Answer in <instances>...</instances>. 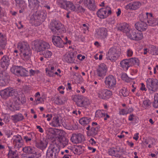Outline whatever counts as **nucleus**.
<instances>
[{"instance_id": "f257e3e1", "label": "nucleus", "mask_w": 158, "mask_h": 158, "mask_svg": "<svg viewBox=\"0 0 158 158\" xmlns=\"http://www.w3.org/2000/svg\"><path fill=\"white\" fill-rule=\"evenodd\" d=\"M17 48L20 52V55L21 59L25 61L30 60L32 53L29 45L27 42L19 43Z\"/></svg>"}, {"instance_id": "f03ea898", "label": "nucleus", "mask_w": 158, "mask_h": 158, "mask_svg": "<svg viewBox=\"0 0 158 158\" xmlns=\"http://www.w3.org/2000/svg\"><path fill=\"white\" fill-rule=\"evenodd\" d=\"M147 88L150 93H153L158 90V80L155 78H148L146 80Z\"/></svg>"}, {"instance_id": "7ed1b4c3", "label": "nucleus", "mask_w": 158, "mask_h": 158, "mask_svg": "<svg viewBox=\"0 0 158 158\" xmlns=\"http://www.w3.org/2000/svg\"><path fill=\"white\" fill-rule=\"evenodd\" d=\"M32 44L34 46V48L37 52L43 51L46 49H48L50 47L49 44L45 41L35 40L32 42Z\"/></svg>"}, {"instance_id": "20e7f679", "label": "nucleus", "mask_w": 158, "mask_h": 158, "mask_svg": "<svg viewBox=\"0 0 158 158\" xmlns=\"http://www.w3.org/2000/svg\"><path fill=\"white\" fill-rule=\"evenodd\" d=\"M59 149L56 145H51L48 148L46 158H57Z\"/></svg>"}, {"instance_id": "39448f33", "label": "nucleus", "mask_w": 158, "mask_h": 158, "mask_svg": "<svg viewBox=\"0 0 158 158\" xmlns=\"http://www.w3.org/2000/svg\"><path fill=\"white\" fill-rule=\"evenodd\" d=\"M10 70L12 73L18 76L23 77L28 76V71L22 67L14 66L11 68Z\"/></svg>"}, {"instance_id": "423d86ee", "label": "nucleus", "mask_w": 158, "mask_h": 158, "mask_svg": "<svg viewBox=\"0 0 158 158\" xmlns=\"http://www.w3.org/2000/svg\"><path fill=\"white\" fill-rule=\"evenodd\" d=\"M77 53L76 51L69 52L64 55L63 56V60L68 63H73L75 62Z\"/></svg>"}, {"instance_id": "0eeeda50", "label": "nucleus", "mask_w": 158, "mask_h": 158, "mask_svg": "<svg viewBox=\"0 0 158 158\" xmlns=\"http://www.w3.org/2000/svg\"><path fill=\"white\" fill-rule=\"evenodd\" d=\"M119 51L115 47L111 48L106 54V58L112 61H115L117 60L119 55Z\"/></svg>"}, {"instance_id": "6e6552de", "label": "nucleus", "mask_w": 158, "mask_h": 158, "mask_svg": "<svg viewBox=\"0 0 158 158\" xmlns=\"http://www.w3.org/2000/svg\"><path fill=\"white\" fill-rule=\"evenodd\" d=\"M111 13L110 8L108 6L98 10L97 12V16L100 19H104L107 17Z\"/></svg>"}, {"instance_id": "1a4fd4ad", "label": "nucleus", "mask_w": 158, "mask_h": 158, "mask_svg": "<svg viewBox=\"0 0 158 158\" xmlns=\"http://www.w3.org/2000/svg\"><path fill=\"white\" fill-rule=\"evenodd\" d=\"M12 142L15 148L18 149L22 147L23 144L22 137L19 135L13 136Z\"/></svg>"}, {"instance_id": "9d476101", "label": "nucleus", "mask_w": 158, "mask_h": 158, "mask_svg": "<svg viewBox=\"0 0 158 158\" xmlns=\"http://www.w3.org/2000/svg\"><path fill=\"white\" fill-rule=\"evenodd\" d=\"M116 83V78L111 75H110L105 78V83L110 88L114 87Z\"/></svg>"}, {"instance_id": "9b49d317", "label": "nucleus", "mask_w": 158, "mask_h": 158, "mask_svg": "<svg viewBox=\"0 0 158 158\" xmlns=\"http://www.w3.org/2000/svg\"><path fill=\"white\" fill-rule=\"evenodd\" d=\"M62 27V24L56 21H53L50 23V28L52 33L54 34H58L59 31Z\"/></svg>"}, {"instance_id": "f8f14e48", "label": "nucleus", "mask_w": 158, "mask_h": 158, "mask_svg": "<svg viewBox=\"0 0 158 158\" xmlns=\"http://www.w3.org/2000/svg\"><path fill=\"white\" fill-rule=\"evenodd\" d=\"M112 95V92L107 89L100 90L98 94V97L100 99H106L109 98Z\"/></svg>"}, {"instance_id": "ddd939ff", "label": "nucleus", "mask_w": 158, "mask_h": 158, "mask_svg": "<svg viewBox=\"0 0 158 158\" xmlns=\"http://www.w3.org/2000/svg\"><path fill=\"white\" fill-rule=\"evenodd\" d=\"M52 40L53 44L56 46L60 48H62L64 47V42L60 36H53Z\"/></svg>"}, {"instance_id": "4468645a", "label": "nucleus", "mask_w": 158, "mask_h": 158, "mask_svg": "<svg viewBox=\"0 0 158 158\" xmlns=\"http://www.w3.org/2000/svg\"><path fill=\"white\" fill-rule=\"evenodd\" d=\"M92 127L90 131H87V134L88 136L95 135L98 132L99 126H98L97 123L93 122L92 123Z\"/></svg>"}, {"instance_id": "2eb2a0df", "label": "nucleus", "mask_w": 158, "mask_h": 158, "mask_svg": "<svg viewBox=\"0 0 158 158\" xmlns=\"http://www.w3.org/2000/svg\"><path fill=\"white\" fill-rule=\"evenodd\" d=\"M107 70L106 65L104 63H102L98 68L97 74L99 77H103L106 75Z\"/></svg>"}, {"instance_id": "dca6fc26", "label": "nucleus", "mask_w": 158, "mask_h": 158, "mask_svg": "<svg viewBox=\"0 0 158 158\" xmlns=\"http://www.w3.org/2000/svg\"><path fill=\"white\" fill-rule=\"evenodd\" d=\"M141 5V3L139 1H134L127 4L125 8L132 10H135L139 9Z\"/></svg>"}, {"instance_id": "f3484780", "label": "nucleus", "mask_w": 158, "mask_h": 158, "mask_svg": "<svg viewBox=\"0 0 158 158\" xmlns=\"http://www.w3.org/2000/svg\"><path fill=\"white\" fill-rule=\"evenodd\" d=\"M135 28L139 31H144L148 27V25L146 23L142 21H139L135 24Z\"/></svg>"}, {"instance_id": "a211bd4d", "label": "nucleus", "mask_w": 158, "mask_h": 158, "mask_svg": "<svg viewBox=\"0 0 158 158\" xmlns=\"http://www.w3.org/2000/svg\"><path fill=\"white\" fill-rule=\"evenodd\" d=\"M9 76L6 72L0 73V86H5L8 82Z\"/></svg>"}, {"instance_id": "6ab92c4d", "label": "nucleus", "mask_w": 158, "mask_h": 158, "mask_svg": "<svg viewBox=\"0 0 158 158\" xmlns=\"http://www.w3.org/2000/svg\"><path fill=\"white\" fill-rule=\"evenodd\" d=\"M97 33L99 38L104 39L108 36V30L104 27L100 28L98 30Z\"/></svg>"}, {"instance_id": "aec40b11", "label": "nucleus", "mask_w": 158, "mask_h": 158, "mask_svg": "<svg viewBox=\"0 0 158 158\" xmlns=\"http://www.w3.org/2000/svg\"><path fill=\"white\" fill-rule=\"evenodd\" d=\"M131 28L130 25L128 23H124L121 24L118 27V30L127 34Z\"/></svg>"}, {"instance_id": "412c9836", "label": "nucleus", "mask_w": 158, "mask_h": 158, "mask_svg": "<svg viewBox=\"0 0 158 158\" xmlns=\"http://www.w3.org/2000/svg\"><path fill=\"white\" fill-rule=\"evenodd\" d=\"M71 140L75 143H81L84 140V136L81 134L75 135L71 137Z\"/></svg>"}, {"instance_id": "4be33fe9", "label": "nucleus", "mask_w": 158, "mask_h": 158, "mask_svg": "<svg viewBox=\"0 0 158 158\" xmlns=\"http://www.w3.org/2000/svg\"><path fill=\"white\" fill-rule=\"evenodd\" d=\"M29 8L32 9H37L39 6L40 2L38 0H28Z\"/></svg>"}, {"instance_id": "5701e85b", "label": "nucleus", "mask_w": 158, "mask_h": 158, "mask_svg": "<svg viewBox=\"0 0 158 158\" xmlns=\"http://www.w3.org/2000/svg\"><path fill=\"white\" fill-rule=\"evenodd\" d=\"M95 116L96 118H100L103 117L104 120H106L110 117L103 110H98L95 112Z\"/></svg>"}, {"instance_id": "b1692460", "label": "nucleus", "mask_w": 158, "mask_h": 158, "mask_svg": "<svg viewBox=\"0 0 158 158\" xmlns=\"http://www.w3.org/2000/svg\"><path fill=\"white\" fill-rule=\"evenodd\" d=\"M50 125L53 127H57L60 126V118L58 115H55L53 118Z\"/></svg>"}, {"instance_id": "393cba45", "label": "nucleus", "mask_w": 158, "mask_h": 158, "mask_svg": "<svg viewBox=\"0 0 158 158\" xmlns=\"http://www.w3.org/2000/svg\"><path fill=\"white\" fill-rule=\"evenodd\" d=\"M157 19L154 18L152 16V15L150 13L148 16V19L147 20V23L148 25L152 26H154L156 25L157 23Z\"/></svg>"}, {"instance_id": "a878e982", "label": "nucleus", "mask_w": 158, "mask_h": 158, "mask_svg": "<svg viewBox=\"0 0 158 158\" xmlns=\"http://www.w3.org/2000/svg\"><path fill=\"white\" fill-rule=\"evenodd\" d=\"M120 66L124 70H127L131 66L129 59H125L122 60L120 63Z\"/></svg>"}, {"instance_id": "bb28decb", "label": "nucleus", "mask_w": 158, "mask_h": 158, "mask_svg": "<svg viewBox=\"0 0 158 158\" xmlns=\"http://www.w3.org/2000/svg\"><path fill=\"white\" fill-rule=\"evenodd\" d=\"M47 146L46 142L44 139L38 141L36 142L35 146L40 149H44L47 147Z\"/></svg>"}, {"instance_id": "cd10ccee", "label": "nucleus", "mask_w": 158, "mask_h": 158, "mask_svg": "<svg viewBox=\"0 0 158 158\" xmlns=\"http://www.w3.org/2000/svg\"><path fill=\"white\" fill-rule=\"evenodd\" d=\"M13 121L15 123L22 120L24 118V117L21 113H18L17 114L12 115L11 116Z\"/></svg>"}, {"instance_id": "c85d7f7f", "label": "nucleus", "mask_w": 158, "mask_h": 158, "mask_svg": "<svg viewBox=\"0 0 158 158\" xmlns=\"http://www.w3.org/2000/svg\"><path fill=\"white\" fill-rule=\"evenodd\" d=\"M91 121L90 118L88 117H83L79 120V123L82 125L86 126L88 125Z\"/></svg>"}, {"instance_id": "c756f323", "label": "nucleus", "mask_w": 158, "mask_h": 158, "mask_svg": "<svg viewBox=\"0 0 158 158\" xmlns=\"http://www.w3.org/2000/svg\"><path fill=\"white\" fill-rule=\"evenodd\" d=\"M66 0H57V4L61 8L65 10L68 6V2Z\"/></svg>"}, {"instance_id": "7c9ffc66", "label": "nucleus", "mask_w": 158, "mask_h": 158, "mask_svg": "<svg viewBox=\"0 0 158 158\" xmlns=\"http://www.w3.org/2000/svg\"><path fill=\"white\" fill-rule=\"evenodd\" d=\"M108 153L109 155L115 157L119 156V151L114 147L109 148L108 150Z\"/></svg>"}, {"instance_id": "2f4dec72", "label": "nucleus", "mask_w": 158, "mask_h": 158, "mask_svg": "<svg viewBox=\"0 0 158 158\" xmlns=\"http://www.w3.org/2000/svg\"><path fill=\"white\" fill-rule=\"evenodd\" d=\"M23 152L28 154H34L35 153V148L31 146L26 147L23 148Z\"/></svg>"}, {"instance_id": "473e14b6", "label": "nucleus", "mask_w": 158, "mask_h": 158, "mask_svg": "<svg viewBox=\"0 0 158 158\" xmlns=\"http://www.w3.org/2000/svg\"><path fill=\"white\" fill-rule=\"evenodd\" d=\"M81 101L77 105L78 106L86 107L89 104V100L87 98L83 97Z\"/></svg>"}, {"instance_id": "72a5a7b5", "label": "nucleus", "mask_w": 158, "mask_h": 158, "mask_svg": "<svg viewBox=\"0 0 158 158\" xmlns=\"http://www.w3.org/2000/svg\"><path fill=\"white\" fill-rule=\"evenodd\" d=\"M136 32L137 31L134 29H130L126 35L131 40H134Z\"/></svg>"}, {"instance_id": "f704fd0d", "label": "nucleus", "mask_w": 158, "mask_h": 158, "mask_svg": "<svg viewBox=\"0 0 158 158\" xmlns=\"http://www.w3.org/2000/svg\"><path fill=\"white\" fill-rule=\"evenodd\" d=\"M149 53L153 55H158V47L154 45H151L149 47Z\"/></svg>"}, {"instance_id": "c9c22d12", "label": "nucleus", "mask_w": 158, "mask_h": 158, "mask_svg": "<svg viewBox=\"0 0 158 158\" xmlns=\"http://www.w3.org/2000/svg\"><path fill=\"white\" fill-rule=\"evenodd\" d=\"M58 141L61 145L63 147L67 145L68 143L69 140L64 136H60L58 138Z\"/></svg>"}, {"instance_id": "e433bc0d", "label": "nucleus", "mask_w": 158, "mask_h": 158, "mask_svg": "<svg viewBox=\"0 0 158 158\" xmlns=\"http://www.w3.org/2000/svg\"><path fill=\"white\" fill-rule=\"evenodd\" d=\"M34 136V133H28L26 135L24 136L23 138L26 143H28L33 139Z\"/></svg>"}, {"instance_id": "4c0bfd02", "label": "nucleus", "mask_w": 158, "mask_h": 158, "mask_svg": "<svg viewBox=\"0 0 158 158\" xmlns=\"http://www.w3.org/2000/svg\"><path fill=\"white\" fill-rule=\"evenodd\" d=\"M9 97L14 96L17 97V92L16 89H14L12 87L7 88Z\"/></svg>"}, {"instance_id": "58836bf2", "label": "nucleus", "mask_w": 158, "mask_h": 158, "mask_svg": "<svg viewBox=\"0 0 158 158\" xmlns=\"http://www.w3.org/2000/svg\"><path fill=\"white\" fill-rule=\"evenodd\" d=\"M150 14V13L146 12L145 13H142L140 14L139 15L140 21L144 22V21L146 20L147 19H148V16H149V15Z\"/></svg>"}, {"instance_id": "ea45409f", "label": "nucleus", "mask_w": 158, "mask_h": 158, "mask_svg": "<svg viewBox=\"0 0 158 158\" xmlns=\"http://www.w3.org/2000/svg\"><path fill=\"white\" fill-rule=\"evenodd\" d=\"M6 43V36L0 33V47L5 45Z\"/></svg>"}, {"instance_id": "a19ab883", "label": "nucleus", "mask_w": 158, "mask_h": 158, "mask_svg": "<svg viewBox=\"0 0 158 158\" xmlns=\"http://www.w3.org/2000/svg\"><path fill=\"white\" fill-rule=\"evenodd\" d=\"M0 95L4 99L7 98L9 97L7 88L1 91L0 92Z\"/></svg>"}, {"instance_id": "79ce46f5", "label": "nucleus", "mask_w": 158, "mask_h": 158, "mask_svg": "<svg viewBox=\"0 0 158 158\" xmlns=\"http://www.w3.org/2000/svg\"><path fill=\"white\" fill-rule=\"evenodd\" d=\"M83 97L81 95H76L72 97V100L75 102L77 106L79 103V102L83 98Z\"/></svg>"}, {"instance_id": "37998d69", "label": "nucleus", "mask_w": 158, "mask_h": 158, "mask_svg": "<svg viewBox=\"0 0 158 158\" xmlns=\"http://www.w3.org/2000/svg\"><path fill=\"white\" fill-rule=\"evenodd\" d=\"M16 97L15 99H16V101L18 104H20L21 103H24L26 101L25 98L24 96H22L19 95H17V97Z\"/></svg>"}, {"instance_id": "c03bdc74", "label": "nucleus", "mask_w": 158, "mask_h": 158, "mask_svg": "<svg viewBox=\"0 0 158 158\" xmlns=\"http://www.w3.org/2000/svg\"><path fill=\"white\" fill-rule=\"evenodd\" d=\"M141 32H138L137 31L134 40L139 41L142 40L143 38V34Z\"/></svg>"}, {"instance_id": "a18cd8bd", "label": "nucleus", "mask_w": 158, "mask_h": 158, "mask_svg": "<svg viewBox=\"0 0 158 158\" xmlns=\"http://www.w3.org/2000/svg\"><path fill=\"white\" fill-rule=\"evenodd\" d=\"M130 66H131L133 65H139V60L137 58L134 57L129 59Z\"/></svg>"}, {"instance_id": "49530a36", "label": "nucleus", "mask_w": 158, "mask_h": 158, "mask_svg": "<svg viewBox=\"0 0 158 158\" xmlns=\"http://www.w3.org/2000/svg\"><path fill=\"white\" fill-rule=\"evenodd\" d=\"M65 10H70L71 11H74L76 10V8L74 4L70 1L68 2V5Z\"/></svg>"}, {"instance_id": "de8ad7c7", "label": "nucleus", "mask_w": 158, "mask_h": 158, "mask_svg": "<svg viewBox=\"0 0 158 158\" xmlns=\"http://www.w3.org/2000/svg\"><path fill=\"white\" fill-rule=\"evenodd\" d=\"M120 95L124 97H126L129 95V92L127 88L124 87L121 89L119 92Z\"/></svg>"}, {"instance_id": "09e8293b", "label": "nucleus", "mask_w": 158, "mask_h": 158, "mask_svg": "<svg viewBox=\"0 0 158 158\" xmlns=\"http://www.w3.org/2000/svg\"><path fill=\"white\" fill-rule=\"evenodd\" d=\"M44 57L46 58H49L52 55V52L48 50L45 51L43 53Z\"/></svg>"}, {"instance_id": "8fccbe9b", "label": "nucleus", "mask_w": 158, "mask_h": 158, "mask_svg": "<svg viewBox=\"0 0 158 158\" xmlns=\"http://www.w3.org/2000/svg\"><path fill=\"white\" fill-rule=\"evenodd\" d=\"M54 102L57 105H62L64 103V102L62 100L60 97L57 96L54 99Z\"/></svg>"}, {"instance_id": "3c124183", "label": "nucleus", "mask_w": 158, "mask_h": 158, "mask_svg": "<svg viewBox=\"0 0 158 158\" xmlns=\"http://www.w3.org/2000/svg\"><path fill=\"white\" fill-rule=\"evenodd\" d=\"M153 106L155 108H158V94H155Z\"/></svg>"}, {"instance_id": "603ef678", "label": "nucleus", "mask_w": 158, "mask_h": 158, "mask_svg": "<svg viewBox=\"0 0 158 158\" xmlns=\"http://www.w3.org/2000/svg\"><path fill=\"white\" fill-rule=\"evenodd\" d=\"M88 8L91 10L94 11L97 9V6L94 3L91 2L87 6Z\"/></svg>"}, {"instance_id": "864d4df0", "label": "nucleus", "mask_w": 158, "mask_h": 158, "mask_svg": "<svg viewBox=\"0 0 158 158\" xmlns=\"http://www.w3.org/2000/svg\"><path fill=\"white\" fill-rule=\"evenodd\" d=\"M131 112L128 108H126L125 109H121L119 112L120 115H124L127 114Z\"/></svg>"}, {"instance_id": "5fc2aeb1", "label": "nucleus", "mask_w": 158, "mask_h": 158, "mask_svg": "<svg viewBox=\"0 0 158 158\" xmlns=\"http://www.w3.org/2000/svg\"><path fill=\"white\" fill-rule=\"evenodd\" d=\"M151 104V102L148 100H146L143 102L142 106L145 109H147L149 107Z\"/></svg>"}, {"instance_id": "6e6d98bb", "label": "nucleus", "mask_w": 158, "mask_h": 158, "mask_svg": "<svg viewBox=\"0 0 158 158\" xmlns=\"http://www.w3.org/2000/svg\"><path fill=\"white\" fill-rule=\"evenodd\" d=\"M38 15L42 18V21H44L47 17V13L45 11H42Z\"/></svg>"}, {"instance_id": "4d7b16f0", "label": "nucleus", "mask_w": 158, "mask_h": 158, "mask_svg": "<svg viewBox=\"0 0 158 158\" xmlns=\"http://www.w3.org/2000/svg\"><path fill=\"white\" fill-rule=\"evenodd\" d=\"M46 75L49 77H52L54 76V71L49 69V68H46Z\"/></svg>"}, {"instance_id": "13d9d810", "label": "nucleus", "mask_w": 158, "mask_h": 158, "mask_svg": "<svg viewBox=\"0 0 158 158\" xmlns=\"http://www.w3.org/2000/svg\"><path fill=\"white\" fill-rule=\"evenodd\" d=\"M85 11V9L81 6H77L75 11H77V12H84Z\"/></svg>"}, {"instance_id": "bf43d9fd", "label": "nucleus", "mask_w": 158, "mask_h": 158, "mask_svg": "<svg viewBox=\"0 0 158 158\" xmlns=\"http://www.w3.org/2000/svg\"><path fill=\"white\" fill-rule=\"evenodd\" d=\"M9 64V62L4 63L1 62V67L4 69H6Z\"/></svg>"}, {"instance_id": "052dcab7", "label": "nucleus", "mask_w": 158, "mask_h": 158, "mask_svg": "<svg viewBox=\"0 0 158 158\" xmlns=\"http://www.w3.org/2000/svg\"><path fill=\"white\" fill-rule=\"evenodd\" d=\"M16 153L14 151H9L8 154V156L9 158H15V156Z\"/></svg>"}, {"instance_id": "680f3d73", "label": "nucleus", "mask_w": 158, "mask_h": 158, "mask_svg": "<svg viewBox=\"0 0 158 158\" xmlns=\"http://www.w3.org/2000/svg\"><path fill=\"white\" fill-rule=\"evenodd\" d=\"M126 54L127 56L130 57L132 56L133 54V52L131 49L129 48L127 50Z\"/></svg>"}, {"instance_id": "e2e57ef3", "label": "nucleus", "mask_w": 158, "mask_h": 158, "mask_svg": "<svg viewBox=\"0 0 158 158\" xmlns=\"http://www.w3.org/2000/svg\"><path fill=\"white\" fill-rule=\"evenodd\" d=\"M1 62L4 63L9 62V58L6 56H4L1 59Z\"/></svg>"}, {"instance_id": "0e129e2a", "label": "nucleus", "mask_w": 158, "mask_h": 158, "mask_svg": "<svg viewBox=\"0 0 158 158\" xmlns=\"http://www.w3.org/2000/svg\"><path fill=\"white\" fill-rule=\"evenodd\" d=\"M64 87L63 86L61 85L58 88L57 90L61 94H63L64 93Z\"/></svg>"}, {"instance_id": "69168bd1", "label": "nucleus", "mask_w": 158, "mask_h": 158, "mask_svg": "<svg viewBox=\"0 0 158 158\" xmlns=\"http://www.w3.org/2000/svg\"><path fill=\"white\" fill-rule=\"evenodd\" d=\"M82 1L84 5L87 6L92 2L93 0H82Z\"/></svg>"}, {"instance_id": "338daca9", "label": "nucleus", "mask_w": 158, "mask_h": 158, "mask_svg": "<svg viewBox=\"0 0 158 158\" xmlns=\"http://www.w3.org/2000/svg\"><path fill=\"white\" fill-rule=\"evenodd\" d=\"M77 57V59H79V60L82 61L83 60H84L85 58V56H82L81 54L78 55Z\"/></svg>"}, {"instance_id": "774afa93", "label": "nucleus", "mask_w": 158, "mask_h": 158, "mask_svg": "<svg viewBox=\"0 0 158 158\" xmlns=\"http://www.w3.org/2000/svg\"><path fill=\"white\" fill-rule=\"evenodd\" d=\"M38 72H39V71H35L32 69H31L30 70V73L31 75L33 76L35 74L38 73Z\"/></svg>"}]
</instances>
